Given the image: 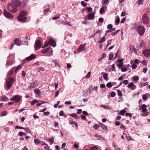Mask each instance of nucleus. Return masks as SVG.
<instances>
[{"instance_id": "nucleus-16", "label": "nucleus", "mask_w": 150, "mask_h": 150, "mask_svg": "<svg viewBox=\"0 0 150 150\" xmlns=\"http://www.w3.org/2000/svg\"><path fill=\"white\" fill-rule=\"evenodd\" d=\"M127 87L129 88H131L132 87H133V88L132 89V90H133L136 88V86L135 85H134V84L133 82H131L130 83L127 85Z\"/></svg>"}, {"instance_id": "nucleus-34", "label": "nucleus", "mask_w": 150, "mask_h": 150, "mask_svg": "<svg viewBox=\"0 0 150 150\" xmlns=\"http://www.w3.org/2000/svg\"><path fill=\"white\" fill-rule=\"evenodd\" d=\"M90 150H98V148L96 146L91 148Z\"/></svg>"}, {"instance_id": "nucleus-57", "label": "nucleus", "mask_w": 150, "mask_h": 150, "mask_svg": "<svg viewBox=\"0 0 150 150\" xmlns=\"http://www.w3.org/2000/svg\"><path fill=\"white\" fill-rule=\"evenodd\" d=\"M15 128L16 129H25V128L22 127H19L18 126H15Z\"/></svg>"}, {"instance_id": "nucleus-5", "label": "nucleus", "mask_w": 150, "mask_h": 150, "mask_svg": "<svg viewBox=\"0 0 150 150\" xmlns=\"http://www.w3.org/2000/svg\"><path fill=\"white\" fill-rule=\"evenodd\" d=\"M42 45V43L40 40H38L36 41L34 46L35 50L36 51L40 48L41 47Z\"/></svg>"}, {"instance_id": "nucleus-54", "label": "nucleus", "mask_w": 150, "mask_h": 150, "mask_svg": "<svg viewBox=\"0 0 150 150\" xmlns=\"http://www.w3.org/2000/svg\"><path fill=\"white\" fill-rule=\"evenodd\" d=\"M64 113L63 110L59 112V115L60 116H62L64 115Z\"/></svg>"}, {"instance_id": "nucleus-10", "label": "nucleus", "mask_w": 150, "mask_h": 150, "mask_svg": "<svg viewBox=\"0 0 150 150\" xmlns=\"http://www.w3.org/2000/svg\"><path fill=\"white\" fill-rule=\"evenodd\" d=\"M143 53L146 57H150V50L146 49L143 52Z\"/></svg>"}, {"instance_id": "nucleus-17", "label": "nucleus", "mask_w": 150, "mask_h": 150, "mask_svg": "<svg viewBox=\"0 0 150 150\" xmlns=\"http://www.w3.org/2000/svg\"><path fill=\"white\" fill-rule=\"evenodd\" d=\"M22 67L21 65H19L17 66V67H14V69H13L15 70V72H16L17 71L21 69L22 68Z\"/></svg>"}, {"instance_id": "nucleus-6", "label": "nucleus", "mask_w": 150, "mask_h": 150, "mask_svg": "<svg viewBox=\"0 0 150 150\" xmlns=\"http://www.w3.org/2000/svg\"><path fill=\"white\" fill-rule=\"evenodd\" d=\"M86 44L81 45L79 47L78 49L76 50V52H74V53H78L81 52L82 51H84L85 50V45Z\"/></svg>"}, {"instance_id": "nucleus-14", "label": "nucleus", "mask_w": 150, "mask_h": 150, "mask_svg": "<svg viewBox=\"0 0 150 150\" xmlns=\"http://www.w3.org/2000/svg\"><path fill=\"white\" fill-rule=\"evenodd\" d=\"M88 20H93L95 18L94 13H90L88 14Z\"/></svg>"}, {"instance_id": "nucleus-44", "label": "nucleus", "mask_w": 150, "mask_h": 150, "mask_svg": "<svg viewBox=\"0 0 150 150\" xmlns=\"http://www.w3.org/2000/svg\"><path fill=\"white\" fill-rule=\"evenodd\" d=\"M109 0H103V5H106L108 4V1Z\"/></svg>"}, {"instance_id": "nucleus-28", "label": "nucleus", "mask_w": 150, "mask_h": 150, "mask_svg": "<svg viewBox=\"0 0 150 150\" xmlns=\"http://www.w3.org/2000/svg\"><path fill=\"white\" fill-rule=\"evenodd\" d=\"M49 141L51 142L50 143L51 144H52L54 142V138L53 137H52L51 139H49Z\"/></svg>"}, {"instance_id": "nucleus-24", "label": "nucleus", "mask_w": 150, "mask_h": 150, "mask_svg": "<svg viewBox=\"0 0 150 150\" xmlns=\"http://www.w3.org/2000/svg\"><path fill=\"white\" fill-rule=\"evenodd\" d=\"M105 40V37H103L100 40H99L98 41L97 43H101L103 42H104Z\"/></svg>"}, {"instance_id": "nucleus-1", "label": "nucleus", "mask_w": 150, "mask_h": 150, "mask_svg": "<svg viewBox=\"0 0 150 150\" xmlns=\"http://www.w3.org/2000/svg\"><path fill=\"white\" fill-rule=\"evenodd\" d=\"M11 3L15 6L14 7L10 3H8L7 5L8 9L12 13H15L17 11L16 7H19L21 5V3L18 0H11Z\"/></svg>"}, {"instance_id": "nucleus-52", "label": "nucleus", "mask_w": 150, "mask_h": 150, "mask_svg": "<svg viewBox=\"0 0 150 150\" xmlns=\"http://www.w3.org/2000/svg\"><path fill=\"white\" fill-rule=\"evenodd\" d=\"M93 127L94 129H97L99 128V126L98 125L95 124L94 125Z\"/></svg>"}, {"instance_id": "nucleus-21", "label": "nucleus", "mask_w": 150, "mask_h": 150, "mask_svg": "<svg viewBox=\"0 0 150 150\" xmlns=\"http://www.w3.org/2000/svg\"><path fill=\"white\" fill-rule=\"evenodd\" d=\"M50 49V48H47L44 49H43L41 50L42 52V53L45 54L47 53Z\"/></svg>"}, {"instance_id": "nucleus-19", "label": "nucleus", "mask_w": 150, "mask_h": 150, "mask_svg": "<svg viewBox=\"0 0 150 150\" xmlns=\"http://www.w3.org/2000/svg\"><path fill=\"white\" fill-rule=\"evenodd\" d=\"M70 115L72 117L76 119H79V117L75 113H73L72 114H70Z\"/></svg>"}, {"instance_id": "nucleus-11", "label": "nucleus", "mask_w": 150, "mask_h": 150, "mask_svg": "<svg viewBox=\"0 0 150 150\" xmlns=\"http://www.w3.org/2000/svg\"><path fill=\"white\" fill-rule=\"evenodd\" d=\"M38 85V82L37 81H35L33 83H30L29 87L30 88H32L37 86Z\"/></svg>"}, {"instance_id": "nucleus-33", "label": "nucleus", "mask_w": 150, "mask_h": 150, "mask_svg": "<svg viewBox=\"0 0 150 150\" xmlns=\"http://www.w3.org/2000/svg\"><path fill=\"white\" fill-rule=\"evenodd\" d=\"M113 54L112 53H110L109 54V59L111 60L113 57Z\"/></svg>"}, {"instance_id": "nucleus-32", "label": "nucleus", "mask_w": 150, "mask_h": 150, "mask_svg": "<svg viewBox=\"0 0 150 150\" xmlns=\"http://www.w3.org/2000/svg\"><path fill=\"white\" fill-rule=\"evenodd\" d=\"M125 112V110L123 109L121 110L120 112V115H124Z\"/></svg>"}, {"instance_id": "nucleus-27", "label": "nucleus", "mask_w": 150, "mask_h": 150, "mask_svg": "<svg viewBox=\"0 0 150 150\" xmlns=\"http://www.w3.org/2000/svg\"><path fill=\"white\" fill-rule=\"evenodd\" d=\"M53 54V51L52 50L50 51L48 53H47V56L48 57H50Z\"/></svg>"}, {"instance_id": "nucleus-53", "label": "nucleus", "mask_w": 150, "mask_h": 150, "mask_svg": "<svg viewBox=\"0 0 150 150\" xmlns=\"http://www.w3.org/2000/svg\"><path fill=\"white\" fill-rule=\"evenodd\" d=\"M75 122H76L75 121H73L72 120H69V123L71 125H74Z\"/></svg>"}, {"instance_id": "nucleus-7", "label": "nucleus", "mask_w": 150, "mask_h": 150, "mask_svg": "<svg viewBox=\"0 0 150 150\" xmlns=\"http://www.w3.org/2000/svg\"><path fill=\"white\" fill-rule=\"evenodd\" d=\"M142 20L144 23H148L149 22L148 18L146 14H144L142 17Z\"/></svg>"}, {"instance_id": "nucleus-40", "label": "nucleus", "mask_w": 150, "mask_h": 150, "mask_svg": "<svg viewBox=\"0 0 150 150\" xmlns=\"http://www.w3.org/2000/svg\"><path fill=\"white\" fill-rule=\"evenodd\" d=\"M49 43H47L46 42H45L44 44V45L42 47V48H44L47 46L48 45Z\"/></svg>"}, {"instance_id": "nucleus-31", "label": "nucleus", "mask_w": 150, "mask_h": 150, "mask_svg": "<svg viewBox=\"0 0 150 150\" xmlns=\"http://www.w3.org/2000/svg\"><path fill=\"white\" fill-rule=\"evenodd\" d=\"M14 67H13V68L11 69L10 71L8 72V74H13V72L14 71L15 72V70H14Z\"/></svg>"}, {"instance_id": "nucleus-64", "label": "nucleus", "mask_w": 150, "mask_h": 150, "mask_svg": "<svg viewBox=\"0 0 150 150\" xmlns=\"http://www.w3.org/2000/svg\"><path fill=\"white\" fill-rule=\"evenodd\" d=\"M100 87L102 88H104L105 87V86L104 84H101L100 85Z\"/></svg>"}, {"instance_id": "nucleus-58", "label": "nucleus", "mask_w": 150, "mask_h": 150, "mask_svg": "<svg viewBox=\"0 0 150 150\" xmlns=\"http://www.w3.org/2000/svg\"><path fill=\"white\" fill-rule=\"evenodd\" d=\"M93 90V86H91L89 88V92L90 93H91Z\"/></svg>"}, {"instance_id": "nucleus-45", "label": "nucleus", "mask_w": 150, "mask_h": 150, "mask_svg": "<svg viewBox=\"0 0 150 150\" xmlns=\"http://www.w3.org/2000/svg\"><path fill=\"white\" fill-rule=\"evenodd\" d=\"M117 94L119 96H121L122 95V92L120 90H117Z\"/></svg>"}, {"instance_id": "nucleus-50", "label": "nucleus", "mask_w": 150, "mask_h": 150, "mask_svg": "<svg viewBox=\"0 0 150 150\" xmlns=\"http://www.w3.org/2000/svg\"><path fill=\"white\" fill-rule=\"evenodd\" d=\"M121 71H125L127 70L126 68L125 67H123L121 68Z\"/></svg>"}, {"instance_id": "nucleus-49", "label": "nucleus", "mask_w": 150, "mask_h": 150, "mask_svg": "<svg viewBox=\"0 0 150 150\" xmlns=\"http://www.w3.org/2000/svg\"><path fill=\"white\" fill-rule=\"evenodd\" d=\"M117 66H119L120 68H122L123 67V64L122 63H119L118 64H117Z\"/></svg>"}, {"instance_id": "nucleus-47", "label": "nucleus", "mask_w": 150, "mask_h": 150, "mask_svg": "<svg viewBox=\"0 0 150 150\" xmlns=\"http://www.w3.org/2000/svg\"><path fill=\"white\" fill-rule=\"evenodd\" d=\"M64 23V25H68L69 26H71L70 22H65Z\"/></svg>"}, {"instance_id": "nucleus-30", "label": "nucleus", "mask_w": 150, "mask_h": 150, "mask_svg": "<svg viewBox=\"0 0 150 150\" xmlns=\"http://www.w3.org/2000/svg\"><path fill=\"white\" fill-rule=\"evenodd\" d=\"M104 11V8L103 7L100 8V13L101 14H103Z\"/></svg>"}, {"instance_id": "nucleus-63", "label": "nucleus", "mask_w": 150, "mask_h": 150, "mask_svg": "<svg viewBox=\"0 0 150 150\" xmlns=\"http://www.w3.org/2000/svg\"><path fill=\"white\" fill-rule=\"evenodd\" d=\"M126 20V17L123 18L121 21L120 23H123L125 22Z\"/></svg>"}, {"instance_id": "nucleus-4", "label": "nucleus", "mask_w": 150, "mask_h": 150, "mask_svg": "<svg viewBox=\"0 0 150 150\" xmlns=\"http://www.w3.org/2000/svg\"><path fill=\"white\" fill-rule=\"evenodd\" d=\"M136 30L138 32V33L139 35L143 36L145 31L144 27L142 26H138L136 28H135Z\"/></svg>"}, {"instance_id": "nucleus-36", "label": "nucleus", "mask_w": 150, "mask_h": 150, "mask_svg": "<svg viewBox=\"0 0 150 150\" xmlns=\"http://www.w3.org/2000/svg\"><path fill=\"white\" fill-rule=\"evenodd\" d=\"M120 31V30H117L115 32L112 33V36H114L116 35L118 32H119Z\"/></svg>"}, {"instance_id": "nucleus-8", "label": "nucleus", "mask_w": 150, "mask_h": 150, "mask_svg": "<svg viewBox=\"0 0 150 150\" xmlns=\"http://www.w3.org/2000/svg\"><path fill=\"white\" fill-rule=\"evenodd\" d=\"M21 96L18 95H16L10 99L11 101H15L16 102H17L20 100Z\"/></svg>"}, {"instance_id": "nucleus-18", "label": "nucleus", "mask_w": 150, "mask_h": 150, "mask_svg": "<svg viewBox=\"0 0 150 150\" xmlns=\"http://www.w3.org/2000/svg\"><path fill=\"white\" fill-rule=\"evenodd\" d=\"M1 99L2 101H6L8 100V98L5 96H2Z\"/></svg>"}, {"instance_id": "nucleus-2", "label": "nucleus", "mask_w": 150, "mask_h": 150, "mask_svg": "<svg viewBox=\"0 0 150 150\" xmlns=\"http://www.w3.org/2000/svg\"><path fill=\"white\" fill-rule=\"evenodd\" d=\"M27 13L26 11L22 10L20 12L19 16L17 18L18 21L20 22H25L26 20V18L25 16Z\"/></svg>"}, {"instance_id": "nucleus-60", "label": "nucleus", "mask_w": 150, "mask_h": 150, "mask_svg": "<svg viewBox=\"0 0 150 150\" xmlns=\"http://www.w3.org/2000/svg\"><path fill=\"white\" fill-rule=\"evenodd\" d=\"M112 26L111 24H109L107 25V28L108 29L112 28Z\"/></svg>"}, {"instance_id": "nucleus-56", "label": "nucleus", "mask_w": 150, "mask_h": 150, "mask_svg": "<svg viewBox=\"0 0 150 150\" xmlns=\"http://www.w3.org/2000/svg\"><path fill=\"white\" fill-rule=\"evenodd\" d=\"M60 102V101H58L57 102V104H54V108H56L57 107V106L59 104Z\"/></svg>"}, {"instance_id": "nucleus-41", "label": "nucleus", "mask_w": 150, "mask_h": 150, "mask_svg": "<svg viewBox=\"0 0 150 150\" xmlns=\"http://www.w3.org/2000/svg\"><path fill=\"white\" fill-rule=\"evenodd\" d=\"M6 115V112L5 111H3L0 114L1 116H4Z\"/></svg>"}, {"instance_id": "nucleus-3", "label": "nucleus", "mask_w": 150, "mask_h": 150, "mask_svg": "<svg viewBox=\"0 0 150 150\" xmlns=\"http://www.w3.org/2000/svg\"><path fill=\"white\" fill-rule=\"evenodd\" d=\"M14 81V79L12 77L8 78L6 79V87L8 89L11 88Z\"/></svg>"}, {"instance_id": "nucleus-35", "label": "nucleus", "mask_w": 150, "mask_h": 150, "mask_svg": "<svg viewBox=\"0 0 150 150\" xmlns=\"http://www.w3.org/2000/svg\"><path fill=\"white\" fill-rule=\"evenodd\" d=\"M145 43L144 41H142L140 43V46L141 47H142L144 46Z\"/></svg>"}, {"instance_id": "nucleus-29", "label": "nucleus", "mask_w": 150, "mask_h": 150, "mask_svg": "<svg viewBox=\"0 0 150 150\" xmlns=\"http://www.w3.org/2000/svg\"><path fill=\"white\" fill-rule=\"evenodd\" d=\"M34 143L36 144H38L40 143V141L38 139H35L34 140Z\"/></svg>"}, {"instance_id": "nucleus-13", "label": "nucleus", "mask_w": 150, "mask_h": 150, "mask_svg": "<svg viewBox=\"0 0 150 150\" xmlns=\"http://www.w3.org/2000/svg\"><path fill=\"white\" fill-rule=\"evenodd\" d=\"M49 44L53 47H55L56 45L55 41L52 39H51L49 40Z\"/></svg>"}, {"instance_id": "nucleus-12", "label": "nucleus", "mask_w": 150, "mask_h": 150, "mask_svg": "<svg viewBox=\"0 0 150 150\" xmlns=\"http://www.w3.org/2000/svg\"><path fill=\"white\" fill-rule=\"evenodd\" d=\"M36 57L35 54H32L29 56L27 57L26 59V60L27 61H29L35 59Z\"/></svg>"}, {"instance_id": "nucleus-39", "label": "nucleus", "mask_w": 150, "mask_h": 150, "mask_svg": "<svg viewBox=\"0 0 150 150\" xmlns=\"http://www.w3.org/2000/svg\"><path fill=\"white\" fill-rule=\"evenodd\" d=\"M81 4L83 6V7H86V3L84 1H81Z\"/></svg>"}, {"instance_id": "nucleus-43", "label": "nucleus", "mask_w": 150, "mask_h": 150, "mask_svg": "<svg viewBox=\"0 0 150 150\" xmlns=\"http://www.w3.org/2000/svg\"><path fill=\"white\" fill-rule=\"evenodd\" d=\"M132 48L131 47L130 50H132V51L133 50L134 51V52L135 53H136V52H137V50L133 46H132Z\"/></svg>"}, {"instance_id": "nucleus-23", "label": "nucleus", "mask_w": 150, "mask_h": 150, "mask_svg": "<svg viewBox=\"0 0 150 150\" xmlns=\"http://www.w3.org/2000/svg\"><path fill=\"white\" fill-rule=\"evenodd\" d=\"M100 107H102L105 109H109L110 110H111V107L105 105H101L100 106Z\"/></svg>"}, {"instance_id": "nucleus-61", "label": "nucleus", "mask_w": 150, "mask_h": 150, "mask_svg": "<svg viewBox=\"0 0 150 150\" xmlns=\"http://www.w3.org/2000/svg\"><path fill=\"white\" fill-rule=\"evenodd\" d=\"M126 115L127 116H129L130 118H131L132 116V115L131 114L127 112L126 113Z\"/></svg>"}, {"instance_id": "nucleus-20", "label": "nucleus", "mask_w": 150, "mask_h": 150, "mask_svg": "<svg viewBox=\"0 0 150 150\" xmlns=\"http://www.w3.org/2000/svg\"><path fill=\"white\" fill-rule=\"evenodd\" d=\"M38 102H37V103H38V104L36 105L37 106H40L41 104L46 103V102L43 101L39 100H38Z\"/></svg>"}, {"instance_id": "nucleus-22", "label": "nucleus", "mask_w": 150, "mask_h": 150, "mask_svg": "<svg viewBox=\"0 0 150 150\" xmlns=\"http://www.w3.org/2000/svg\"><path fill=\"white\" fill-rule=\"evenodd\" d=\"M100 126L105 131L107 129V127L103 123H100Z\"/></svg>"}, {"instance_id": "nucleus-55", "label": "nucleus", "mask_w": 150, "mask_h": 150, "mask_svg": "<svg viewBox=\"0 0 150 150\" xmlns=\"http://www.w3.org/2000/svg\"><path fill=\"white\" fill-rule=\"evenodd\" d=\"M116 95L115 93L114 92H112L111 93V96L112 97H114Z\"/></svg>"}, {"instance_id": "nucleus-37", "label": "nucleus", "mask_w": 150, "mask_h": 150, "mask_svg": "<svg viewBox=\"0 0 150 150\" xmlns=\"http://www.w3.org/2000/svg\"><path fill=\"white\" fill-rule=\"evenodd\" d=\"M115 30V28H111V29H109V30H108L106 31V33H108L110 32H112L114 30Z\"/></svg>"}, {"instance_id": "nucleus-15", "label": "nucleus", "mask_w": 150, "mask_h": 150, "mask_svg": "<svg viewBox=\"0 0 150 150\" xmlns=\"http://www.w3.org/2000/svg\"><path fill=\"white\" fill-rule=\"evenodd\" d=\"M14 43L17 45L18 46L21 45L22 43V42L20 39H18V38L16 39L14 41Z\"/></svg>"}, {"instance_id": "nucleus-59", "label": "nucleus", "mask_w": 150, "mask_h": 150, "mask_svg": "<svg viewBox=\"0 0 150 150\" xmlns=\"http://www.w3.org/2000/svg\"><path fill=\"white\" fill-rule=\"evenodd\" d=\"M140 62L141 63H142L144 65H146L147 64V63L148 62H147V61L146 60H144V61L142 62H141V61H140Z\"/></svg>"}, {"instance_id": "nucleus-38", "label": "nucleus", "mask_w": 150, "mask_h": 150, "mask_svg": "<svg viewBox=\"0 0 150 150\" xmlns=\"http://www.w3.org/2000/svg\"><path fill=\"white\" fill-rule=\"evenodd\" d=\"M106 86L108 88H110L112 86V85L110 82H108Z\"/></svg>"}, {"instance_id": "nucleus-51", "label": "nucleus", "mask_w": 150, "mask_h": 150, "mask_svg": "<svg viewBox=\"0 0 150 150\" xmlns=\"http://www.w3.org/2000/svg\"><path fill=\"white\" fill-rule=\"evenodd\" d=\"M123 83L124 84L127 85L129 83V81L127 80H124Z\"/></svg>"}, {"instance_id": "nucleus-25", "label": "nucleus", "mask_w": 150, "mask_h": 150, "mask_svg": "<svg viewBox=\"0 0 150 150\" xmlns=\"http://www.w3.org/2000/svg\"><path fill=\"white\" fill-rule=\"evenodd\" d=\"M60 15L59 14H57L55 16L53 17L52 19L53 20H56L57 19L59 18L60 17Z\"/></svg>"}, {"instance_id": "nucleus-26", "label": "nucleus", "mask_w": 150, "mask_h": 150, "mask_svg": "<svg viewBox=\"0 0 150 150\" xmlns=\"http://www.w3.org/2000/svg\"><path fill=\"white\" fill-rule=\"evenodd\" d=\"M34 92L35 93L39 95L40 94V91L39 90L38 88H36L34 90Z\"/></svg>"}, {"instance_id": "nucleus-48", "label": "nucleus", "mask_w": 150, "mask_h": 150, "mask_svg": "<svg viewBox=\"0 0 150 150\" xmlns=\"http://www.w3.org/2000/svg\"><path fill=\"white\" fill-rule=\"evenodd\" d=\"M120 18H117L115 21V23H117V24H116V25H118V24L120 23Z\"/></svg>"}, {"instance_id": "nucleus-9", "label": "nucleus", "mask_w": 150, "mask_h": 150, "mask_svg": "<svg viewBox=\"0 0 150 150\" xmlns=\"http://www.w3.org/2000/svg\"><path fill=\"white\" fill-rule=\"evenodd\" d=\"M3 13L4 16L7 18H13V15L5 9L4 10Z\"/></svg>"}, {"instance_id": "nucleus-62", "label": "nucleus", "mask_w": 150, "mask_h": 150, "mask_svg": "<svg viewBox=\"0 0 150 150\" xmlns=\"http://www.w3.org/2000/svg\"><path fill=\"white\" fill-rule=\"evenodd\" d=\"M139 78L138 77L136 76L133 77V79L135 81H138L139 80Z\"/></svg>"}, {"instance_id": "nucleus-46", "label": "nucleus", "mask_w": 150, "mask_h": 150, "mask_svg": "<svg viewBox=\"0 0 150 150\" xmlns=\"http://www.w3.org/2000/svg\"><path fill=\"white\" fill-rule=\"evenodd\" d=\"M137 66L136 63H134L132 66V69H135L137 67Z\"/></svg>"}, {"instance_id": "nucleus-42", "label": "nucleus", "mask_w": 150, "mask_h": 150, "mask_svg": "<svg viewBox=\"0 0 150 150\" xmlns=\"http://www.w3.org/2000/svg\"><path fill=\"white\" fill-rule=\"evenodd\" d=\"M37 102H38V100H34L31 103V105H33L36 103H37Z\"/></svg>"}]
</instances>
